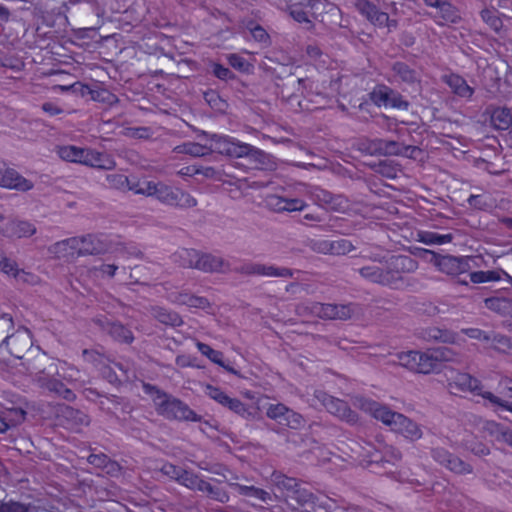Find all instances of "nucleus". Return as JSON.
<instances>
[{
    "label": "nucleus",
    "instance_id": "obj_1",
    "mask_svg": "<svg viewBox=\"0 0 512 512\" xmlns=\"http://www.w3.org/2000/svg\"><path fill=\"white\" fill-rule=\"evenodd\" d=\"M449 391L457 395L458 393L470 392L488 400L496 411H507L512 413V400H502L492 392L483 391L482 383L472 375L450 369L445 373Z\"/></svg>",
    "mask_w": 512,
    "mask_h": 512
},
{
    "label": "nucleus",
    "instance_id": "obj_2",
    "mask_svg": "<svg viewBox=\"0 0 512 512\" xmlns=\"http://www.w3.org/2000/svg\"><path fill=\"white\" fill-rule=\"evenodd\" d=\"M453 359L452 351L444 346H439L426 352L411 350L398 354L401 366L420 374L433 373L439 369L441 362H448Z\"/></svg>",
    "mask_w": 512,
    "mask_h": 512
},
{
    "label": "nucleus",
    "instance_id": "obj_3",
    "mask_svg": "<svg viewBox=\"0 0 512 512\" xmlns=\"http://www.w3.org/2000/svg\"><path fill=\"white\" fill-rule=\"evenodd\" d=\"M298 309H305L311 315L325 320H348L356 313L358 305L309 302Z\"/></svg>",
    "mask_w": 512,
    "mask_h": 512
},
{
    "label": "nucleus",
    "instance_id": "obj_4",
    "mask_svg": "<svg viewBox=\"0 0 512 512\" xmlns=\"http://www.w3.org/2000/svg\"><path fill=\"white\" fill-rule=\"evenodd\" d=\"M143 392L148 395L157 406L159 413L181 411L182 416H197L195 412L189 410L182 401L171 397L169 394L150 383H142Z\"/></svg>",
    "mask_w": 512,
    "mask_h": 512
},
{
    "label": "nucleus",
    "instance_id": "obj_5",
    "mask_svg": "<svg viewBox=\"0 0 512 512\" xmlns=\"http://www.w3.org/2000/svg\"><path fill=\"white\" fill-rule=\"evenodd\" d=\"M155 192L151 196L155 197L161 203L180 207L191 208L196 206L197 201L189 193L184 192L179 188H173L161 182H154Z\"/></svg>",
    "mask_w": 512,
    "mask_h": 512
},
{
    "label": "nucleus",
    "instance_id": "obj_6",
    "mask_svg": "<svg viewBox=\"0 0 512 512\" xmlns=\"http://www.w3.org/2000/svg\"><path fill=\"white\" fill-rule=\"evenodd\" d=\"M33 346V336L30 329L19 327L14 333L7 335L0 343V349L5 347L9 354L22 359Z\"/></svg>",
    "mask_w": 512,
    "mask_h": 512
},
{
    "label": "nucleus",
    "instance_id": "obj_7",
    "mask_svg": "<svg viewBox=\"0 0 512 512\" xmlns=\"http://www.w3.org/2000/svg\"><path fill=\"white\" fill-rule=\"evenodd\" d=\"M370 100L378 107H390L407 110L409 102L403 96L385 84H377L369 93Z\"/></svg>",
    "mask_w": 512,
    "mask_h": 512
},
{
    "label": "nucleus",
    "instance_id": "obj_8",
    "mask_svg": "<svg viewBox=\"0 0 512 512\" xmlns=\"http://www.w3.org/2000/svg\"><path fill=\"white\" fill-rule=\"evenodd\" d=\"M387 270L393 277V288L403 284L404 275L413 273L418 268V262L409 255H394L387 261Z\"/></svg>",
    "mask_w": 512,
    "mask_h": 512
},
{
    "label": "nucleus",
    "instance_id": "obj_9",
    "mask_svg": "<svg viewBox=\"0 0 512 512\" xmlns=\"http://www.w3.org/2000/svg\"><path fill=\"white\" fill-rule=\"evenodd\" d=\"M211 152L217 151L234 157H243L250 154L252 146L246 143L236 141L235 138L228 135H214L211 139Z\"/></svg>",
    "mask_w": 512,
    "mask_h": 512
},
{
    "label": "nucleus",
    "instance_id": "obj_10",
    "mask_svg": "<svg viewBox=\"0 0 512 512\" xmlns=\"http://www.w3.org/2000/svg\"><path fill=\"white\" fill-rule=\"evenodd\" d=\"M77 241V256L99 255L110 251V243L103 234H87L75 237Z\"/></svg>",
    "mask_w": 512,
    "mask_h": 512
},
{
    "label": "nucleus",
    "instance_id": "obj_11",
    "mask_svg": "<svg viewBox=\"0 0 512 512\" xmlns=\"http://www.w3.org/2000/svg\"><path fill=\"white\" fill-rule=\"evenodd\" d=\"M358 11L374 26L388 29L397 26L396 20H391L386 12L380 11L376 5L367 1L359 0L356 4Z\"/></svg>",
    "mask_w": 512,
    "mask_h": 512
},
{
    "label": "nucleus",
    "instance_id": "obj_12",
    "mask_svg": "<svg viewBox=\"0 0 512 512\" xmlns=\"http://www.w3.org/2000/svg\"><path fill=\"white\" fill-rule=\"evenodd\" d=\"M0 187L26 192L34 187L32 181L20 175L15 169L0 162Z\"/></svg>",
    "mask_w": 512,
    "mask_h": 512
},
{
    "label": "nucleus",
    "instance_id": "obj_13",
    "mask_svg": "<svg viewBox=\"0 0 512 512\" xmlns=\"http://www.w3.org/2000/svg\"><path fill=\"white\" fill-rule=\"evenodd\" d=\"M36 233V227L33 223L24 220L4 221L0 213V234L8 238H26Z\"/></svg>",
    "mask_w": 512,
    "mask_h": 512
},
{
    "label": "nucleus",
    "instance_id": "obj_14",
    "mask_svg": "<svg viewBox=\"0 0 512 512\" xmlns=\"http://www.w3.org/2000/svg\"><path fill=\"white\" fill-rule=\"evenodd\" d=\"M381 420L385 426L407 439L417 440L422 436L420 427L412 418H381Z\"/></svg>",
    "mask_w": 512,
    "mask_h": 512
},
{
    "label": "nucleus",
    "instance_id": "obj_15",
    "mask_svg": "<svg viewBox=\"0 0 512 512\" xmlns=\"http://www.w3.org/2000/svg\"><path fill=\"white\" fill-rule=\"evenodd\" d=\"M205 394L235 414L240 415L245 411L244 403H242L238 398L229 396L220 387L208 384L205 388Z\"/></svg>",
    "mask_w": 512,
    "mask_h": 512
},
{
    "label": "nucleus",
    "instance_id": "obj_16",
    "mask_svg": "<svg viewBox=\"0 0 512 512\" xmlns=\"http://www.w3.org/2000/svg\"><path fill=\"white\" fill-rule=\"evenodd\" d=\"M314 396L331 416H352V411L345 401L322 390H316Z\"/></svg>",
    "mask_w": 512,
    "mask_h": 512
},
{
    "label": "nucleus",
    "instance_id": "obj_17",
    "mask_svg": "<svg viewBox=\"0 0 512 512\" xmlns=\"http://www.w3.org/2000/svg\"><path fill=\"white\" fill-rule=\"evenodd\" d=\"M265 205L274 212H294L302 211L306 203L299 198H285L278 195H267Z\"/></svg>",
    "mask_w": 512,
    "mask_h": 512
},
{
    "label": "nucleus",
    "instance_id": "obj_18",
    "mask_svg": "<svg viewBox=\"0 0 512 512\" xmlns=\"http://www.w3.org/2000/svg\"><path fill=\"white\" fill-rule=\"evenodd\" d=\"M439 270L447 275L458 276L470 269L469 257L445 255L437 260Z\"/></svg>",
    "mask_w": 512,
    "mask_h": 512
},
{
    "label": "nucleus",
    "instance_id": "obj_19",
    "mask_svg": "<svg viewBox=\"0 0 512 512\" xmlns=\"http://www.w3.org/2000/svg\"><path fill=\"white\" fill-rule=\"evenodd\" d=\"M239 272L248 275H259L267 277L290 278L293 276V271L289 268H279L273 265L253 263L241 266Z\"/></svg>",
    "mask_w": 512,
    "mask_h": 512
},
{
    "label": "nucleus",
    "instance_id": "obj_20",
    "mask_svg": "<svg viewBox=\"0 0 512 512\" xmlns=\"http://www.w3.org/2000/svg\"><path fill=\"white\" fill-rule=\"evenodd\" d=\"M353 405L371 416H404L365 396L354 397Z\"/></svg>",
    "mask_w": 512,
    "mask_h": 512
},
{
    "label": "nucleus",
    "instance_id": "obj_21",
    "mask_svg": "<svg viewBox=\"0 0 512 512\" xmlns=\"http://www.w3.org/2000/svg\"><path fill=\"white\" fill-rule=\"evenodd\" d=\"M81 164L103 170H111L116 165L110 155L89 148H83Z\"/></svg>",
    "mask_w": 512,
    "mask_h": 512
},
{
    "label": "nucleus",
    "instance_id": "obj_22",
    "mask_svg": "<svg viewBox=\"0 0 512 512\" xmlns=\"http://www.w3.org/2000/svg\"><path fill=\"white\" fill-rule=\"evenodd\" d=\"M177 481L189 489L201 491L213 498H218L215 489L210 485V483L204 481L199 478V476L191 472L181 470Z\"/></svg>",
    "mask_w": 512,
    "mask_h": 512
},
{
    "label": "nucleus",
    "instance_id": "obj_23",
    "mask_svg": "<svg viewBox=\"0 0 512 512\" xmlns=\"http://www.w3.org/2000/svg\"><path fill=\"white\" fill-rule=\"evenodd\" d=\"M77 241L75 237L58 241L48 248L49 254L56 259L70 261L77 256Z\"/></svg>",
    "mask_w": 512,
    "mask_h": 512
},
{
    "label": "nucleus",
    "instance_id": "obj_24",
    "mask_svg": "<svg viewBox=\"0 0 512 512\" xmlns=\"http://www.w3.org/2000/svg\"><path fill=\"white\" fill-rule=\"evenodd\" d=\"M359 273L372 283L393 288V277L389 275L387 267L383 268L376 264L367 265L360 268Z\"/></svg>",
    "mask_w": 512,
    "mask_h": 512
},
{
    "label": "nucleus",
    "instance_id": "obj_25",
    "mask_svg": "<svg viewBox=\"0 0 512 512\" xmlns=\"http://www.w3.org/2000/svg\"><path fill=\"white\" fill-rule=\"evenodd\" d=\"M318 252L331 255H345L354 249L351 241L347 239L322 240L315 244Z\"/></svg>",
    "mask_w": 512,
    "mask_h": 512
},
{
    "label": "nucleus",
    "instance_id": "obj_26",
    "mask_svg": "<svg viewBox=\"0 0 512 512\" xmlns=\"http://www.w3.org/2000/svg\"><path fill=\"white\" fill-rule=\"evenodd\" d=\"M442 81L451 91L462 98H471L474 94V89L467 84V81L456 73H449L442 76Z\"/></svg>",
    "mask_w": 512,
    "mask_h": 512
},
{
    "label": "nucleus",
    "instance_id": "obj_27",
    "mask_svg": "<svg viewBox=\"0 0 512 512\" xmlns=\"http://www.w3.org/2000/svg\"><path fill=\"white\" fill-rule=\"evenodd\" d=\"M435 23L439 26L455 24L460 20L458 10L451 3L443 1L433 16Z\"/></svg>",
    "mask_w": 512,
    "mask_h": 512
},
{
    "label": "nucleus",
    "instance_id": "obj_28",
    "mask_svg": "<svg viewBox=\"0 0 512 512\" xmlns=\"http://www.w3.org/2000/svg\"><path fill=\"white\" fill-rule=\"evenodd\" d=\"M305 7L308 9L311 17L319 22L324 23V14L330 13L336 10L334 4L329 2V0H304Z\"/></svg>",
    "mask_w": 512,
    "mask_h": 512
},
{
    "label": "nucleus",
    "instance_id": "obj_29",
    "mask_svg": "<svg viewBox=\"0 0 512 512\" xmlns=\"http://www.w3.org/2000/svg\"><path fill=\"white\" fill-rule=\"evenodd\" d=\"M226 266L221 258L206 253L199 254V259L196 263V269L204 272H225Z\"/></svg>",
    "mask_w": 512,
    "mask_h": 512
},
{
    "label": "nucleus",
    "instance_id": "obj_30",
    "mask_svg": "<svg viewBox=\"0 0 512 512\" xmlns=\"http://www.w3.org/2000/svg\"><path fill=\"white\" fill-rule=\"evenodd\" d=\"M199 252L195 249L179 248L173 254V262L183 268H195L199 259Z\"/></svg>",
    "mask_w": 512,
    "mask_h": 512
},
{
    "label": "nucleus",
    "instance_id": "obj_31",
    "mask_svg": "<svg viewBox=\"0 0 512 512\" xmlns=\"http://www.w3.org/2000/svg\"><path fill=\"white\" fill-rule=\"evenodd\" d=\"M105 329L115 341L131 344L134 340L132 331L119 322L108 323Z\"/></svg>",
    "mask_w": 512,
    "mask_h": 512
},
{
    "label": "nucleus",
    "instance_id": "obj_32",
    "mask_svg": "<svg viewBox=\"0 0 512 512\" xmlns=\"http://www.w3.org/2000/svg\"><path fill=\"white\" fill-rule=\"evenodd\" d=\"M491 122L498 130H508L512 126V112L508 108H496L491 115Z\"/></svg>",
    "mask_w": 512,
    "mask_h": 512
},
{
    "label": "nucleus",
    "instance_id": "obj_33",
    "mask_svg": "<svg viewBox=\"0 0 512 512\" xmlns=\"http://www.w3.org/2000/svg\"><path fill=\"white\" fill-rule=\"evenodd\" d=\"M270 482L280 492L284 493L286 497L298 486L296 479L287 477L279 472H274L271 475Z\"/></svg>",
    "mask_w": 512,
    "mask_h": 512
},
{
    "label": "nucleus",
    "instance_id": "obj_34",
    "mask_svg": "<svg viewBox=\"0 0 512 512\" xmlns=\"http://www.w3.org/2000/svg\"><path fill=\"white\" fill-rule=\"evenodd\" d=\"M154 316L162 324L172 327H179L183 324V320L177 312L168 310L163 307H156L154 309Z\"/></svg>",
    "mask_w": 512,
    "mask_h": 512
},
{
    "label": "nucleus",
    "instance_id": "obj_35",
    "mask_svg": "<svg viewBox=\"0 0 512 512\" xmlns=\"http://www.w3.org/2000/svg\"><path fill=\"white\" fill-rule=\"evenodd\" d=\"M175 150L178 153L187 154L193 157H202L211 153V148L196 142H185L178 145Z\"/></svg>",
    "mask_w": 512,
    "mask_h": 512
},
{
    "label": "nucleus",
    "instance_id": "obj_36",
    "mask_svg": "<svg viewBox=\"0 0 512 512\" xmlns=\"http://www.w3.org/2000/svg\"><path fill=\"white\" fill-rule=\"evenodd\" d=\"M392 71L401 81L407 84L417 82V72L404 62L397 61L392 65Z\"/></svg>",
    "mask_w": 512,
    "mask_h": 512
},
{
    "label": "nucleus",
    "instance_id": "obj_37",
    "mask_svg": "<svg viewBox=\"0 0 512 512\" xmlns=\"http://www.w3.org/2000/svg\"><path fill=\"white\" fill-rule=\"evenodd\" d=\"M488 343L490 348L499 353L510 354L512 352V340L508 336L492 333Z\"/></svg>",
    "mask_w": 512,
    "mask_h": 512
},
{
    "label": "nucleus",
    "instance_id": "obj_38",
    "mask_svg": "<svg viewBox=\"0 0 512 512\" xmlns=\"http://www.w3.org/2000/svg\"><path fill=\"white\" fill-rule=\"evenodd\" d=\"M154 181L140 180L136 177L129 178V186L127 191H132L135 194L150 196L155 192Z\"/></svg>",
    "mask_w": 512,
    "mask_h": 512
},
{
    "label": "nucleus",
    "instance_id": "obj_39",
    "mask_svg": "<svg viewBox=\"0 0 512 512\" xmlns=\"http://www.w3.org/2000/svg\"><path fill=\"white\" fill-rule=\"evenodd\" d=\"M451 234H439L436 232L422 231L419 233V241L427 245H442L452 241Z\"/></svg>",
    "mask_w": 512,
    "mask_h": 512
},
{
    "label": "nucleus",
    "instance_id": "obj_40",
    "mask_svg": "<svg viewBox=\"0 0 512 512\" xmlns=\"http://www.w3.org/2000/svg\"><path fill=\"white\" fill-rule=\"evenodd\" d=\"M58 155L65 161L81 164L83 148L74 145L61 146L59 147Z\"/></svg>",
    "mask_w": 512,
    "mask_h": 512
},
{
    "label": "nucleus",
    "instance_id": "obj_41",
    "mask_svg": "<svg viewBox=\"0 0 512 512\" xmlns=\"http://www.w3.org/2000/svg\"><path fill=\"white\" fill-rule=\"evenodd\" d=\"M196 347L199 350V352L206 356L211 362L221 366L225 367L224 365V355L221 351L213 349L210 345L197 341Z\"/></svg>",
    "mask_w": 512,
    "mask_h": 512
},
{
    "label": "nucleus",
    "instance_id": "obj_42",
    "mask_svg": "<svg viewBox=\"0 0 512 512\" xmlns=\"http://www.w3.org/2000/svg\"><path fill=\"white\" fill-rule=\"evenodd\" d=\"M289 15L298 23H310V19L308 17V10L305 7V1L300 0L298 3L295 4H288L287 5Z\"/></svg>",
    "mask_w": 512,
    "mask_h": 512
},
{
    "label": "nucleus",
    "instance_id": "obj_43",
    "mask_svg": "<svg viewBox=\"0 0 512 512\" xmlns=\"http://www.w3.org/2000/svg\"><path fill=\"white\" fill-rule=\"evenodd\" d=\"M234 487L239 494L244 496L257 498L263 502H267L268 500L271 499L270 494L268 492H266L263 489L256 488L254 486H244L235 484Z\"/></svg>",
    "mask_w": 512,
    "mask_h": 512
},
{
    "label": "nucleus",
    "instance_id": "obj_44",
    "mask_svg": "<svg viewBox=\"0 0 512 512\" xmlns=\"http://www.w3.org/2000/svg\"><path fill=\"white\" fill-rule=\"evenodd\" d=\"M0 272L14 278H17L20 272L27 276H31V274L26 273L23 270H19L17 263L6 257L2 252H0Z\"/></svg>",
    "mask_w": 512,
    "mask_h": 512
},
{
    "label": "nucleus",
    "instance_id": "obj_45",
    "mask_svg": "<svg viewBox=\"0 0 512 512\" xmlns=\"http://www.w3.org/2000/svg\"><path fill=\"white\" fill-rule=\"evenodd\" d=\"M215 171L211 167H202L197 164H191L182 167L178 174L182 177H192L194 175L202 174L205 177H212L214 175Z\"/></svg>",
    "mask_w": 512,
    "mask_h": 512
},
{
    "label": "nucleus",
    "instance_id": "obj_46",
    "mask_svg": "<svg viewBox=\"0 0 512 512\" xmlns=\"http://www.w3.org/2000/svg\"><path fill=\"white\" fill-rule=\"evenodd\" d=\"M287 497L295 500L301 506H311L314 503L313 494L305 489L298 488V486Z\"/></svg>",
    "mask_w": 512,
    "mask_h": 512
},
{
    "label": "nucleus",
    "instance_id": "obj_47",
    "mask_svg": "<svg viewBox=\"0 0 512 512\" xmlns=\"http://www.w3.org/2000/svg\"><path fill=\"white\" fill-rule=\"evenodd\" d=\"M400 459H401V453L393 447H385L382 452L381 457H379L378 454H374L371 456V462H375V463L382 461V462L395 464Z\"/></svg>",
    "mask_w": 512,
    "mask_h": 512
},
{
    "label": "nucleus",
    "instance_id": "obj_48",
    "mask_svg": "<svg viewBox=\"0 0 512 512\" xmlns=\"http://www.w3.org/2000/svg\"><path fill=\"white\" fill-rule=\"evenodd\" d=\"M106 180L111 188L126 191L129 186V177L124 174H108Z\"/></svg>",
    "mask_w": 512,
    "mask_h": 512
},
{
    "label": "nucleus",
    "instance_id": "obj_49",
    "mask_svg": "<svg viewBox=\"0 0 512 512\" xmlns=\"http://www.w3.org/2000/svg\"><path fill=\"white\" fill-rule=\"evenodd\" d=\"M498 11L484 9L481 11V17L493 30L499 31L502 26V20L498 17Z\"/></svg>",
    "mask_w": 512,
    "mask_h": 512
},
{
    "label": "nucleus",
    "instance_id": "obj_50",
    "mask_svg": "<svg viewBox=\"0 0 512 512\" xmlns=\"http://www.w3.org/2000/svg\"><path fill=\"white\" fill-rule=\"evenodd\" d=\"M446 468L458 474H466L472 472V468L469 464L453 455H451L450 459L447 461Z\"/></svg>",
    "mask_w": 512,
    "mask_h": 512
},
{
    "label": "nucleus",
    "instance_id": "obj_51",
    "mask_svg": "<svg viewBox=\"0 0 512 512\" xmlns=\"http://www.w3.org/2000/svg\"><path fill=\"white\" fill-rule=\"evenodd\" d=\"M115 368L122 370V365L118 364V363H113V366L102 365L99 368V371H100V374L102 375V377L105 378L111 384L120 383V379L118 378V375L115 372Z\"/></svg>",
    "mask_w": 512,
    "mask_h": 512
},
{
    "label": "nucleus",
    "instance_id": "obj_52",
    "mask_svg": "<svg viewBox=\"0 0 512 512\" xmlns=\"http://www.w3.org/2000/svg\"><path fill=\"white\" fill-rule=\"evenodd\" d=\"M489 425L492 428L491 433L495 436L496 440L512 446V431L502 429L494 422L489 423Z\"/></svg>",
    "mask_w": 512,
    "mask_h": 512
},
{
    "label": "nucleus",
    "instance_id": "obj_53",
    "mask_svg": "<svg viewBox=\"0 0 512 512\" xmlns=\"http://www.w3.org/2000/svg\"><path fill=\"white\" fill-rule=\"evenodd\" d=\"M191 293L185 291H170L166 294V299L175 305L186 306Z\"/></svg>",
    "mask_w": 512,
    "mask_h": 512
},
{
    "label": "nucleus",
    "instance_id": "obj_54",
    "mask_svg": "<svg viewBox=\"0 0 512 512\" xmlns=\"http://www.w3.org/2000/svg\"><path fill=\"white\" fill-rule=\"evenodd\" d=\"M88 462L97 467H107L109 464L111 468L107 470L108 473L114 471L117 468L115 463H109L107 456L104 454H91L88 457Z\"/></svg>",
    "mask_w": 512,
    "mask_h": 512
},
{
    "label": "nucleus",
    "instance_id": "obj_55",
    "mask_svg": "<svg viewBox=\"0 0 512 512\" xmlns=\"http://www.w3.org/2000/svg\"><path fill=\"white\" fill-rule=\"evenodd\" d=\"M175 364L179 368H198L197 357L188 354H180L175 358Z\"/></svg>",
    "mask_w": 512,
    "mask_h": 512
},
{
    "label": "nucleus",
    "instance_id": "obj_56",
    "mask_svg": "<svg viewBox=\"0 0 512 512\" xmlns=\"http://www.w3.org/2000/svg\"><path fill=\"white\" fill-rule=\"evenodd\" d=\"M31 507L19 502H4L0 503V512H30Z\"/></svg>",
    "mask_w": 512,
    "mask_h": 512
},
{
    "label": "nucleus",
    "instance_id": "obj_57",
    "mask_svg": "<svg viewBox=\"0 0 512 512\" xmlns=\"http://www.w3.org/2000/svg\"><path fill=\"white\" fill-rule=\"evenodd\" d=\"M186 306L190 307V308L201 309V310H207V309L211 308V304L206 297L197 296L194 294H191Z\"/></svg>",
    "mask_w": 512,
    "mask_h": 512
},
{
    "label": "nucleus",
    "instance_id": "obj_58",
    "mask_svg": "<svg viewBox=\"0 0 512 512\" xmlns=\"http://www.w3.org/2000/svg\"><path fill=\"white\" fill-rule=\"evenodd\" d=\"M249 31L253 39L259 43H266L269 39V35L266 30L258 24L250 27Z\"/></svg>",
    "mask_w": 512,
    "mask_h": 512
},
{
    "label": "nucleus",
    "instance_id": "obj_59",
    "mask_svg": "<svg viewBox=\"0 0 512 512\" xmlns=\"http://www.w3.org/2000/svg\"><path fill=\"white\" fill-rule=\"evenodd\" d=\"M212 72L213 75L220 80H227L232 76L230 69L220 63H214L212 65Z\"/></svg>",
    "mask_w": 512,
    "mask_h": 512
},
{
    "label": "nucleus",
    "instance_id": "obj_60",
    "mask_svg": "<svg viewBox=\"0 0 512 512\" xmlns=\"http://www.w3.org/2000/svg\"><path fill=\"white\" fill-rule=\"evenodd\" d=\"M465 334L471 339H477L479 341L487 342L490 341V334L487 332L478 329V328H468L464 330Z\"/></svg>",
    "mask_w": 512,
    "mask_h": 512
},
{
    "label": "nucleus",
    "instance_id": "obj_61",
    "mask_svg": "<svg viewBox=\"0 0 512 512\" xmlns=\"http://www.w3.org/2000/svg\"><path fill=\"white\" fill-rule=\"evenodd\" d=\"M498 389L501 394L512 397V378L508 376L501 377L498 382Z\"/></svg>",
    "mask_w": 512,
    "mask_h": 512
},
{
    "label": "nucleus",
    "instance_id": "obj_62",
    "mask_svg": "<svg viewBox=\"0 0 512 512\" xmlns=\"http://www.w3.org/2000/svg\"><path fill=\"white\" fill-rule=\"evenodd\" d=\"M0 67L15 69L18 67V60L6 52L0 51Z\"/></svg>",
    "mask_w": 512,
    "mask_h": 512
},
{
    "label": "nucleus",
    "instance_id": "obj_63",
    "mask_svg": "<svg viewBox=\"0 0 512 512\" xmlns=\"http://www.w3.org/2000/svg\"><path fill=\"white\" fill-rule=\"evenodd\" d=\"M228 62L233 68L242 71L245 70L246 66L248 65L247 61L238 54H231L228 57Z\"/></svg>",
    "mask_w": 512,
    "mask_h": 512
},
{
    "label": "nucleus",
    "instance_id": "obj_64",
    "mask_svg": "<svg viewBox=\"0 0 512 512\" xmlns=\"http://www.w3.org/2000/svg\"><path fill=\"white\" fill-rule=\"evenodd\" d=\"M160 470L164 475H166L172 479H175L177 481L178 476L182 469L179 467H176L170 463H165L162 465Z\"/></svg>",
    "mask_w": 512,
    "mask_h": 512
}]
</instances>
